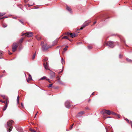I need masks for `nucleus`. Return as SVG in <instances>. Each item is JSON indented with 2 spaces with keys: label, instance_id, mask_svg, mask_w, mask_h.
Wrapping results in <instances>:
<instances>
[{
  "label": "nucleus",
  "instance_id": "obj_54",
  "mask_svg": "<svg viewBox=\"0 0 132 132\" xmlns=\"http://www.w3.org/2000/svg\"><path fill=\"white\" fill-rule=\"evenodd\" d=\"M36 115H35V117H34L35 118L36 117Z\"/></svg>",
  "mask_w": 132,
  "mask_h": 132
},
{
  "label": "nucleus",
  "instance_id": "obj_3",
  "mask_svg": "<svg viewBox=\"0 0 132 132\" xmlns=\"http://www.w3.org/2000/svg\"><path fill=\"white\" fill-rule=\"evenodd\" d=\"M18 46V45L17 43H13L12 48V50L13 52H14L16 51Z\"/></svg>",
  "mask_w": 132,
  "mask_h": 132
},
{
  "label": "nucleus",
  "instance_id": "obj_15",
  "mask_svg": "<svg viewBox=\"0 0 132 132\" xmlns=\"http://www.w3.org/2000/svg\"><path fill=\"white\" fill-rule=\"evenodd\" d=\"M126 60L128 62H132V60L128 59V58H126Z\"/></svg>",
  "mask_w": 132,
  "mask_h": 132
},
{
  "label": "nucleus",
  "instance_id": "obj_51",
  "mask_svg": "<svg viewBox=\"0 0 132 132\" xmlns=\"http://www.w3.org/2000/svg\"><path fill=\"white\" fill-rule=\"evenodd\" d=\"M68 47V46H66L65 47L66 48H67Z\"/></svg>",
  "mask_w": 132,
  "mask_h": 132
},
{
  "label": "nucleus",
  "instance_id": "obj_14",
  "mask_svg": "<svg viewBox=\"0 0 132 132\" xmlns=\"http://www.w3.org/2000/svg\"><path fill=\"white\" fill-rule=\"evenodd\" d=\"M6 14L5 13H0V17L2 16H3V15H4ZM3 19V18H0V20L1 19Z\"/></svg>",
  "mask_w": 132,
  "mask_h": 132
},
{
  "label": "nucleus",
  "instance_id": "obj_27",
  "mask_svg": "<svg viewBox=\"0 0 132 132\" xmlns=\"http://www.w3.org/2000/svg\"><path fill=\"white\" fill-rule=\"evenodd\" d=\"M30 130L32 131H33V132H36V131H35V130H34L32 129H30Z\"/></svg>",
  "mask_w": 132,
  "mask_h": 132
},
{
  "label": "nucleus",
  "instance_id": "obj_35",
  "mask_svg": "<svg viewBox=\"0 0 132 132\" xmlns=\"http://www.w3.org/2000/svg\"><path fill=\"white\" fill-rule=\"evenodd\" d=\"M2 97H3V98L4 99H5V95H3L2 96Z\"/></svg>",
  "mask_w": 132,
  "mask_h": 132
},
{
  "label": "nucleus",
  "instance_id": "obj_21",
  "mask_svg": "<svg viewBox=\"0 0 132 132\" xmlns=\"http://www.w3.org/2000/svg\"><path fill=\"white\" fill-rule=\"evenodd\" d=\"M69 32H67L65 33V34L66 35H70L71 34Z\"/></svg>",
  "mask_w": 132,
  "mask_h": 132
},
{
  "label": "nucleus",
  "instance_id": "obj_26",
  "mask_svg": "<svg viewBox=\"0 0 132 132\" xmlns=\"http://www.w3.org/2000/svg\"><path fill=\"white\" fill-rule=\"evenodd\" d=\"M88 47L89 49H90L92 48V47L90 46H88Z\"/></svg>",
  "mask_w": 132,
  "mask_h": 132
},
{
  "label": "nucleus",
  "instance_id": "obj_53",
  "mask_svg": "<svg viewBox=\"0 0 132 132\" xmlns=\"http://www.w3.org/2000/svg\"><path fill=\"white\" fill-rule=\"evenodd\" d=\"M37 113H38V112H37V113H36V114H35V115H37Z\"/></svg>",
  "mask_w": 132,
  "mask_h": 132
},
{
  "label": "nucleus",
  "instance_id": "obj_9",
  "mask_svg": "<svg viewBox=\"0 0 132 132\" xmlns=\"http://www.w3.org/2000/svg\"><path fill=\"white\" fill-rule=\"evenodd\" d=\"M48 47L46 45H44L42 46V49L44 51H45L48 49Z\"/></svg>",
  "mask_w": 132,
  "mask_h": 132
},
{
  "label": "nucleus",
  "instance_id": "obj_39",
  "mask_svg": "<svg viewBox=\"0 0 132 132\" xmlns=\"http://www.w3.org/2000/svg\"><path fill=\"white\" fill-rule=\"evenodd\" d=\"M130 123L131 124V127L132 128V121H130Z\"/></svg>",
  "mask_w": 132,
  "mask_h": 132
},
{
  "label": "nucleus",
  "instance_id": "obj_52",
  "mask_svg": "<svg viewBox=\"0 0 132 132\" xmlns=\"http://www.w3.org/2000/svg\"><path fill=\"white\" fill-rule=\"evenodd\" d=\"M62 71H61V72H59V73H60Z\"/></svg>",
  "mask_w": 132,
  "mask_h": 132
},
{
  "label": "nucleus",
  "instance_id": "obj_33",
  "mask_svg": "<svg viewBox=\"0 0 132 132\" xmlns=\"http://www.w3.org/2000/svg\"><path fill=\"white\" fill-rule=\"evenodd\" d=\"M122 55H121L120 54L119 55V57L120 58H121L122 57Z\"/></svg>",
  "mask_w": 132,
  "mask_h": 132
},
{
  "label": "nucleus",
  "instance_id": "obj_11",
  "mask_svg": "<svg viewBox=\"0 0 132 132\" xmlns=\"http://www.w3.org/2000/svg\"><path fill=\"white\" fill-rule=\"evenodd\" d=\"M84 111H81L78 113L77 116L78 117H80L84 113Z\"/></svg>",
  "mask_w": 132,
  "mask_h": 132
},
{
  "label": "nucleus",
  "instance_id": "obj_20",
  "mask_svg": "<svg viewBox=\"0 0 132 132\" xmlns=\"http://www.w3.org/2000/svg\"><path fill=\"white\" fill-rule=\"evenodd\" d=\"M35 56H36V53L34 54V55H33V56L32 57V59L34 60V59L35 57Z\"/></svg>",
  "mask_w": 132,
  "mask_h": 132
},
{
  "label": "nucleus",
  "instance_id": "obj_45",
  "mask_svg": "<svg viewBox=\"0 0 132 132\" xmlns=\"http://www.w3.org/2000/svg\"><path fill=\"white\" fill-rule=\"evenodd\" d=\"M2 54V53H1V52H0V56H1Z\"/></svg>",
  "mask_w": 132,
  "mask_h": 132
},
{
  "label": "nucleus",
  "instance_id": "obj_29",
  "mask_svg": "<svg viewBox=\"0 0 132 132\" xmlns=\"http://www.w3.org/2000/svg\"><path fill=\"white\" fill-rule=\"evenodd\" d=\"M52 84H50L49 85H48V87H49H49H51L52 86Z\"/></svg>",
  "mask_w": 132,
  "mask_h": 132
},
{
  "label": "nucleus",
  "instance_id": "obj_7",
  "mask_svg": "<svg viewBox=\"0 0 132 132\" xmlns=\"http://www.w3.org/2000/svg\"><path fill=\"white\" fill-rule=\"evenodd\" d=\"M70 102L68 101H67L65 103V105L66 107L67 108H69L70 107Z\"/></svg>",
  "mask_w": 132,
  "mask_h": 132
},
{
  "label": "nucleus",
  "instance_id": "obj_36",
  "mask_svg": "<svg viewBox=\"0 0 132 132\" xmlns=\"http://www.w3.org/2000/svg\"><path fill=\"white\" fill-rule=\"evenodd\" d=\"M21 105L22 108H24V106H23V103H21Z\"/></svg>",
  "mask_w": 132,
  "mask_h": 132
},
{
  "label": "nucleus",
  "instance_id": "obj_1",
  "mask_svg": "<svg viewBox=\"0 0 132 132\" xmlns=\"http://www.w3.org/2000/svg\"><path fill=\"white\" fill-rule=\"evenodd\" d=\"M13 123V121L12 120L9 121L7 122V128L8 129V130H7L8 131L10 132L11 131L13 127L12 125Z\"/></svg>",
  "mask_w": 132,
  "mask_h": 132
},
{
  "label": "nucleus",
  "instance_id": "obj_28",
  "mask_svg": "<svg viewBox=\"0 0 132 132\" xmlns=\"http://www.w3.org/2000/svg\"><path fill=\"white\" fill-rule=\"evenodd\" d=\"M7 26V25L6 24L4 25L3 24V27L4 28H5Z\"/></svg>",
  "mask_w": 132,
  "mask_h": 132
},
{
  "label": "nucleus",
  "instance_id": "obj_12",
  "mask_svg": "<svg viewBox=\"0 0 132 132\" xmlns=\"http://www.w3.org/2000/svg\"><path fill=\"white\" fill-rule=\"evenodd\" d=\"M32 80V78L31 75L30 74L29 75V77L27 79V81L28 82H29V81Z\"/></svg>",
  "mask_w": 132,
  "mask_h": 132
},
{
  "label": "nucleus",
  "instance_id": "obj_5",
  "mask_svg": "<svg viewBox=\"0 0 132 132\" xmlns=\"http://www.w3.org/2000/svg\"><path fill=\"white\" fill-rule=\"evenodd\" d=\"M104 113H106L108 115H110L111 113V111L109 110H107L105 109H104L102 111Z\"/></svg>",
  "mask_w": 132,
  "mask_h": 132
},
{
  "label": "nucleus",
  "instance_id": "obj_23",
  "mask_svg": "<svg viewBox=\"0 0 132 132\" xmlns=\"http://www.w3.org/2000/svg\"><path fill=\"white\" fill-rule=\"evenodd\" d=\"M70 36L72 38H73V33H71L70 35Z\"/></svg>",
  "mask_w": 132,
  "mask_h": 132
},
{
  "label": "nucleus",
  "instance_id": "obj_42",
  "mask_svg": "<svg viewBox=\"0 0 132 132\" xmlns=\"http://www.w3.org/2000/svg\"><path fill=\"white\" fill-rule=\"evenodd\" d=\"M73 125V124L71 126V127H70L71 129L72 128Z\"/></svg>",
  "mask_w": 132,
  "mask_h": 132
},
{
  "label": "nucleus",
  "instance_id": "obj_38",
  "mask_svg": "<svg viewBox=\"0 0 132 132\" xmlns=\"http://www.w3.org/2000/svg\"><path fill=\"white\" fill-rule=\"evenodd\" d=\"M19 21L20 22H21L22 24H23V22H22V21H21L20 20H19Z\"/></svg>",
  "mask_w": 132,
  "mask_h": 132
},
{
  "label": "nucleus",
  "instance_id": "obj_34",
  "mask_svg": "<svg viewBox=\"0 0 132 132\" xmlns=\"http://www.w3.org/2000/svg\"><path fill=\"white\" fill-rule=\"evenodd\" d=\"M46 80H47L49 82H50V83H51V81H50V79H46Z\"/></svg>",
  "mask_w": 132,
  "mask_h": 132
},
{
  "label": "nucleus",
  "instance_id": "obj_59",
  "mask_svg": "<svg viewBox=\"0 0 132 132\" xmlns=\"http://www.w3.org/2000/svg\"><path fill=\"white\" fill-rule=\"evenodd\" d=\"M124 42L125 43V41H124Z\"/></svg>",
  "mask_w": 132,
  "mask_h": 132
},
{
  "label": "nucleus",
  "instance_id": "obj_19",
  "mask_svg": "<svg viewBox=\"0 0 132 132\" xmlns=\"http://www.w3.org/2000/svg\"><path fill=\"white\" fill-rule=\"evenodd\" d=\"M46 77L43 76V77H42V78L40 79V80H43V79H46Z\"/></svg>",
  "mask_w": 132,
  "mask_h": 132
},
{
  "label": "nucleus",
  "instance_id": "obj_2",
  "mask_svg": "<svg viewBox=\"0 0 132 132\" xmlns=\"http://www.w3.org/2000/svg\"><path fill=\"white\" fill-rule=\"evenodd\" d=\"M106 46H109L111 48H113L114 46L113 42L111 41L108 42L106 44Z\"/></svg>",
  "mask_w": 132,
  "mask_h": 132
},
{
  "label": "nucleus",
  "instance_id": "obj_55",
  "mask_svg": "<svg viewBox=\"0 0 132 132\" xmlns=\"http://www.w3.org/2000/svg\"><path fill=\"white\" fill-rule=\"evenodd\" d=\"M5 72V71H3V73L4 72Z\"/></svg>",
  "mask_w": 132,
  "mask_h": 132
},
{
  "label": "nucleus",
  "instance_id": "obj_32",
  "mask_svg": "<svg viewBox=\"0 0 132 132\" xmlns=\"http://www.w3.org/2000/svg\"><path fill=\"white\" fill-rule=\"evenodd\" d=\"M0 101L3 103H5V101H3L2 100H0Z\"/></svg>",
  "mask_w": 132,
  "mask_h": 132
},
{
  "label": "nucleus",
  "instance_id": "obj_24",
  "mask_svg": "<svg viewBox=\"0 0 132 132\" xmlns=\"http://www.w3.org/2000/svg\"><path fill=\"white\" fill-rule=\"evenodd\" d=\"M17 103H19V96H18L17 97Z\"/></svg>",
  "mask_w": 132,
  "mask_h": 132
},
{
  "label": "nucleus",
  "instance_id": "obj_13",
  "mask_svg": "<svg viewBox=\"0 0 132 132\" xmlns=\"http://www.w3.org/2000/svg\"><path fill=\"white\" fill-rule=\"evenodd\" d=\"M6 102L5 103V105L4 106V108H3V110L4 111H5L7 107V101H6Z\"/></svg>",
  "mask_w": 132,
  "mask_h": 132
},
{
  "label": "nucleus",
  "instance_id": "obj_41",
  "mask_svg": "<svg viewBox=\"0 0 132 132\" xmlns=\"http://www.w3.org/2000/svg\"><path fill=\"white\" fill-rule=\"evenodd\" d=\"M7 17H6V16H4L2 18H3V19L5 18H7Z\"/></svg>",
  "mask_w": 132,
  "mask_h": 132
},
{
  "label": "nucleus",
  "instance_id": "obj_40",
  "mask_svg": "<svg viewBox=\"0 0 132 132\" xmlns=\"http://www.w3.org/2000/svg\"><path fill=\"white\" fill-rule=\"evenodd\" d=\"M57 41H58V40H55V41H54V42H56V43H55V44H56L57 43Z\"/></svg>",
  "mask_w": 132,
  "mask_h": 132
},
{
  "label": "nucleus",
  "instance_id": "obj_18",
  "mask_svg": "<svg viewBox=\"0 0 132 132\" xmlns=\"http://www.w3.org/2000/svg\"><path fill=\"white\" fill-rule=\"evenodd\" d=\"M62 38L63 39H64V38L67 39H68L69 40H70L69 39V38H68V37L67 36H65L63 37Z\"/></svg>",
  "mask_w": 132,
  "mask_h": 132
},
{
  "label": "nucleus",
  "instance_id": "obj_56",
  "mask_svg": "<svg viewBox=\"0 0 132 132\" xmlns=\"http://www.w3.org/2000/svg\"><path fill=\"white\" fill-rule=\"evenodd\" d=\"M113 114H116V113H113Z\"/></svg>",
  "mask_w": 132,
  "mask_h": 132
},
{
  "label": "nucleus",
  "instance_id": "obj_47",
  "mask_svg": "<svg viewBox=\"0 0 132 132\" xmlns=\"http://www.w3.org/2000/svg\"><path fill=\"white\" fill-rule=\"evenodd\" d=\"M96 22V21H95V22L94 23V24H95Z\"/></svg>",
  "mask_w": 132,
  "mask_h": 132
},
{
  "label": "nucleus",
  "instance_id": "obj_57",
  "mask_svg": "<svg viewBox=\"0 0 132 132\" xmlns=\"http://www.w3.org/2000/svg\"><path fill=\"white\" fill-rule=\"evenodd\" d=\"M44 60L46 61V59H44Z\"/></svg>",
  "mask_w": 132,
  "mask_h": 132
},
{
  "label": "nucleus",
  "instance_id": "obj_31",
  "mask_svg": "<svg viewBox=\"0 0 132 132\" xmlns=\"http://www.w3.org/2000/svg\"><path fill=\"white\" fill-rule=\"evenodd\" d=\"M76 36H77V35L75 33H73V38L76 37Z\"/></svg>",
  "mask_w": 132,
  "mask_h": 132
},
{
  "label": "nucleus",
  "instance_id": "obj_17",
  "mask_svg": "<svg viewBox=\"0 0 132 132\" xmlns=\"http://www.w3.org/2000/svg\"><path fill=\"white\" fill-rule=\"evenodd\" d=\"M66 9L67 10H68L70 12H71V9L69 7H68V6H67Z\"/></svg>",
  "mask_w": 132,
  "mask_h": 132
},
{
  "label": "nucleus",
  "instance_id": "obj_43",
  "mask_svg": "<svg viewBox=\"0 0 132 132\" xmlns=\"http://www.w3.org/2000/svg\"><path fill=\"white\" fill-rule=\"evenodd\" d=\"M9 54L10 55H11L12 54V53H10L9 51Z\"/></svg>",
  "mask_w": 132,
  "mask_h": 132
},
{
  "label": "nucleus",
  "instance_id": "obj_37",
  "mask_svg": "<svg viewBox=\"0 0 132 132\" xmlns=\"http://www.w3.org/2000/svg\"><path fill=\"white\" fill-rule=\"evenodd\" d=\"M64 50L65 51H66V50H67V49L66 48V47H65V48H64Z\"/></svg>",
  "mask_w": 132,
  "mask_h": 132
},
{
  "label": "nucleus",
  "instance_id": "obj_50",
  "mask_svg": "<svg viewBox=\"0 0 132 132\" xmlns=\"http://www.w3.org/2000/svg\"><path fill=\"white\" fill-rule=\"evenodd\" d=\"M13 18L15 19H16V18L15 17H13Z\"/></svg>",
  "mask_w": 132,
  "mask_h": 132
},
{
  "label": "nucleus",
  "instance_id": "obj_25",
  "mask_svg": "<svg viewBox=\"0 0 132 132\" xmlns=\"http://www.w3.org/2000/svg\"><path fill=\"white\" fill-rule=\"evenodd\" d=\"M116 116H117L118 118H120V115L117 113H116Z\"/></svg>",
  "mask_w": 132,
  "mask_h": 132
},
{
  "label": "nucleus",
  "instance_id": "obj_16",
  "mask_svg": "<svg viewBox=\"0 0 132 132\" xmlns=\"http://www.w3.org/2000/svg\"><path fill=\"white\" fill-rule=\"evenodd\" d=\"M61 63L63 65L64 64L65 61H64L63 58H62L61 60Z\"/></svg>",
  "mask_w": 132,
  "mask_h": 132
},
{
  "label": "nucleus",
  "instance_id": "obj_6",
  "mask_svg": "<svg viewBox=\"0 0 132 132\" xmlns=\"http://www.w3.org/2000/svg\"><path fill=\"white\" fill-rule=\"evenodd\" d=\"M24 34H26V36L28 37H30L32 36L33 35L32 32H27L25 33Z\"/></svg>",
  "mask_w": 132,
  "mask_h": 132
},
{
  "label": "nucleus",
  "instance_id": "obj_44",
  "mask_svg": "<svg viewBox=\"0 0 132 132\" xmlns=\"http://www.w3.org/2000/svg\"><path fill=\"white\" fill-rule=\"evenodd\" d=\"M37 39L38 40H40L41 39H40V38H38V39Z\"/></svg>",
  "mask_w": 132,
  "mask_h": 132
},
{
  "label": "nucleus",
  "instance_id": "obj_48",
  "mask_svg": "<svg viewBox=\"0 0 132 132\" xmlns=\"http://www.w3.org/2000/svg\"><path fill=\"white\" fill-rule=\"evenodd\" d=\"M57 80H58L60 82V78H58V79Z\"/></svg>",
  "mask_w": 132,
  "mask_h": 132
},
{
  "label": "nucleus",
  "instance_id": "obj_60",
  "mask_svg": "<svg viewBox=\"0 0 132 132\" xmlns=\"http://www.w3.org/2000/svg\"><path fill=\"white\" fill-rule=\"evenodd\" d=\"M86 109H87V108H86Z\"/></svg>",
  "mask_w": 132,
  "mask_h": 132
},
{
  "label": "nucleus",
  "instance_id": "obj_58",
  "mask_svg": "<svg viewBox=\"0 0 132 132\" xmlns=\"http://www.w3.org/2000/svg\"><path fill=\"white\" fill-rule=\"evenodd\" d=\"M2 58L0 57V59H2Z\"/></svg>",
  "mask_w": 132,
  "mask_h": 132
},
{
  "label": "nucleus",
  "instance_id": "obj_4",
  "mask_svg": "<svg viewBox=\"0 0 132 132\" xmlns=\"http://www.w3.org/2000/svg\"><path fill=\"white\" fill-rule=\"evenodd\" d=\"M90 22H88V23H86V22H85V23H84L81 26V28H80V29H78V30H82L86 26H87L88 24V23H89Z\"/></svg>",
  "mask_w": 132,
  "mask_h": 132
},
{
  "label": "nucleus",
  "instance_id": "obj_22",
  "mask_svg": "<svg viewBox=\"0 0 132 132\" xmlns=\"http://www.w3.org/2000/svg\"><path fill=\"white\" fill-rule=\"evenodd\" d=\"M23 38H21L19 40V42L20 43H22L23 42Z\"/></svg>",
  "mask_w": 132,
  "mask_h": 132
},
{
  "label": "nucleus",
  "instance_id": "obj_8",
  "mask_svg": "<svg viewBox=\"0 0 132 132\" xmlns=\"http://www.w3.org/2000/svg\"><path fill=\"white\" fill-rule=\"evenodd\" d=\"M48 63L47 62L46 64L45 63L44 64V67L46 70H50L48 68Z\"/></svg>",
  "mask_w": 132,
  "mask_h": 132
},
{
  "label": "nucleus",
  "instance_id": "obj_46",
  "mask_svg": "<svg viewBox=\"0 0 132 132\" xmlns=\"http://www.w3.org/2000/svg\"><path fill=\"white\" fill-rule=\"evenodd\" d=\"M94 92L92 94V95H94Z\"/></svg>",
  "mask_w": 132,
  "mask_h": 132
},
{
  "label": "nucleus",
  "instance_id": "obj_49",
  "mask_svg": "<svg viewBox=\"0 0 132 132\" xmlns=\"http://www.w3.org/2000/svg\"><path fill=\"white\" fill-rule=\"evenodd\" d=\"M25 34V33H24V34H22V36H23V35H26V34Z\"/></svg>",
  "mask_w": 132,
  "mask_h": 132
},
{
  "label": "nucleus",
  "instance_id": "obj_10",
  "mask_svg": "<svg viewBox=\"0 0 132 132\" xmlns=\"http://www.w3.org/2000/svg\"><path fill=\"white\" fill-rule=\"evenodd\" d=\"M50 74L51 78H53L55 77V73L54 72L51 71Z\"/></svg>",
  "mask_w": 132,
  "mask_h": 132
},
{
  "label": "nucleus",
  "instance_id": "obj_30",
  "mask_svg": "<svg viewBox=\"0 0 132 132\" xmlns=\"http://www.w3.org/2000/svg\"><path fill=\"white\" fill-rule=\"evenodd\" d=\"M125 120L127 121V122H128V123H129V120L127 119H125Z\"/></svg>",
  "mask_w": 132,
  "mask_h": 132
}]
</instances>
